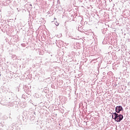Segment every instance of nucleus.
I'll return each mask as SVG.
<instances>
[{
	"mask_svg": "<svg viewBox=\"0 0 130 130\" xmlns=\"http://www.w3.org/2000/svg\"><path fill=\"white\" fill-rule=\"evenodd\" d=\"M123 118V116L122 115H118L116 121H117V122H120V121L122 120Z\"/></svg>",
	"mask_w": 130,
	"mask_h": 130,
	"instance_id": "obj_1",
	"label": "nucleus"
},
{
	"mask_svg": "<svg viewBox=\"0 0 130 130\" xmlns=\"http://www.w3.org/2000/svg\"><path fill=\"white\" fill-rule=\"evenodd\" d=\"M122 110V107L121 106H117L116 107V112L117 113H119L120 111Z\"/></svg>",
	"mask_w": 130,
	"mask_h": 130,
	"instance_id": "obj_2",
	"label": "nucleus"
},
{
	"mask_svg": "<svg viewBox=\"0 0 130 130\" xmlns=\"http://www.w3.org/2000/svg\"><path fill=\"white\" fill-rule=\"evenodd\" d=\"M118 117V114L116 113H114L113 115H112V117L113 119L116 121V119H117V117Z\"/></svg>",
	"mask_w": 130,
	"mask_h": 130,
	"instance_id": "obj_3",
	"label": "nucleus"
},
{
	"mask_svg": "<svg viewBox=\"0 0 130 130\" xmlns=\"http://www.w3.org/2000/svg\"><path fill=\"white\" fill-rule=\"evenodd\" d=\"M55 24L56 26H58V25H59V24L57 22H56Z\"/></svg>",
	"mask_w": 130,
	"mask_h": 130,
	"instance_id": "obj_4",
	"label": "nucleus"
}]
</instances>
